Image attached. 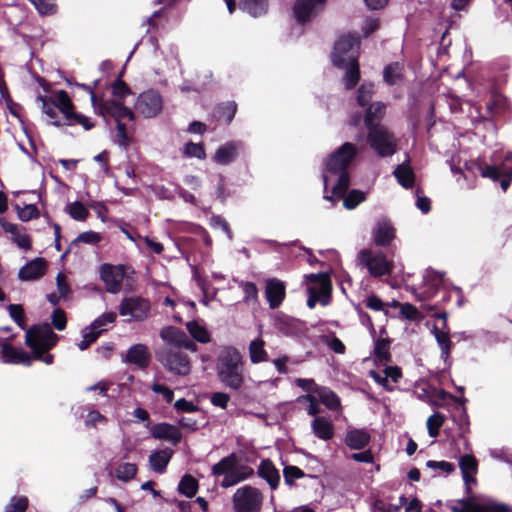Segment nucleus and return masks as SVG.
Wrapping results in <instances>:
<instances>
[{
	"instance_id": "obj_8",
	"label": "nucleus",
	"mask_w": 512,
	"mask_h": 512,
	"mask_svg": "<svg viewBox=\"0 0 512 512\" xmlns=\"http://www.w3.org/2000/svg\"><path fill=\"white\" fill-rule=\"evenodd\" d=\"M161 364L170 372L185 376L190 373L191 363L188 355L177 347L164 348L157 353Z\"/></svg>"
},
{
	"instance_id": "obj_55",
	"label": "nucleus",
	"mask_w": 512,
	"mask_h": 512,
	"mask_svg": "<svg viewBox=\"0 0 512 512\" xmlns=\"http://www.w3.org/2000/svg\"><path fill=\"white\" fill-rule=\"evenodd\" d=\"M284 481L288 486H293L296 479L306 476L303 470L294 465H287L283 469Z\"/></svg>"
},
{
	"instance_id": "obj_32",
	"label": "nucleus",
	"mask_w": 512,
	"mask_h": 512,
	"mask_svg": "<svg viewBox=\"0 0 512 512\" xmlns=\"http://www.w3.org/2000/svg\"><path fill=\"white\" fill-rule=\"evenodd\" d=\"M248 353L252 364L266 362L269 359L268 352L265 350V341L261 337L249 343Z\"/></svg>"
},
{
	"instance_id": "obj_44",
	"label": "nucleus",
	"mask_w": 512,
	"mask_h": 512,
	"mask_svg": "<svg viewBox=\"0 0 512 512\" xmlns=\"http://www.w3.org/2000/svg\"><path fill=\"white\" fill-rule=\"evenodd\" d=\"M474 165L482 177L489 178L494 182L499 181L504 172L498 166L488 165L482 161H477L474 163Z\"/></svg>"
},
{
	"instance_id": "obj_19",
	"label": "nucleus",
	"mask_w": 512,
	"mask_h": 512,
	"mask_svg": "<svg viewBox=\"0 0 512 512\" xmlns=\"http://www.w3.org/2000/svg\"><path fill=\"white\" fill-rule=\"evenodd\" d=\"M150 433L154 439L170 441L174 446L182 440V433L179 428L166 422L154 424Z\"/></svg>"
},
{
	"instance_id": "obj_50",
	"label": "nucleus",
	"mask_w": 512,
	"mask_h": 512,
	"mask_svg": "<svg viewBox=\"0 0 512 512\" xmlns=\"http://www.w3.org/2000/svg\"><path fill=\"white\" fill-rule=\"evenodd\" d=\"M41 15H54L57 12L55 0H28Z\"/></svg>"
},
{
	"instance_id": "obj_25",
	"label": "nucleus",
	"mask_w": 512,
	"mask_h": 512,
	"mask_svg": "<svg viewBox=\"0 0 512 512\" xmlns=\"http://www.w3.org/2000/svg\"><path fill=\"white\" fill-rule=\"evenodd\" d=\"M371 441L370 434L364 429H352L347 431L344 443L350 449L361 450L364 449Z\"/></svg>"
},
{
	"instance_id": "obj_59",
	"label": "nucleus",
	"mask_w": 512,
	"mask_h": 512,
	"mask_svg": "<svg viewBox=\"0 0 512 512\" xmlns=\"http://www.w3.org/2000/svg\"><path fill=\"white\" fill-rule=\"evenodd\" d=\"M18 209V217L21 221L27 222L31 219H36L39 217L40 212L35 204H28L23 208L17 206Z\"/></svg>"
},
{
	"instance_id": "obj_28",
	"label": "nucleus",
	"mask_w": 512,
	"mask_h": 512,
	"mask_svg": "<svg viewBox=\"0 0 512 512\" xmlns=\"http://www.w3.org/2000/svg\"><path fill=\"white\" fill-rule=\"evenodd\" d=\"M314 435L321 440H331L334 436V425L324 417L316 416L311 423Z\"/></svg>"
},
{
	"instance_id": "obj_26",
	"label": "nucleus",
	"mask_w": 512,
	"mask_h": 512,
	"mask_svg": "<svg viewBox=\"0 0 512 512\" xmlns=\"http://www.w3.org/2000/svg\"><path fill=\"white\" fill-rule=\"evenodd\" d=\"M238 149L239 144L237 142H227L216 150L214 161L221 165H228L237 159Z\"/></svg>"
},
{
	"instance_id": "obj_36",
	"label": "nucleus",
	"mask_w": 512,
	"mask_h": 512,
	"mask_svg": "<svg viewBox=\"0 0 512 512\" xmlns=\"http://www.w3.org/2000/svg\"><path fill=\"white\" fill-rule=\"evenodd\" d=\"M432 333L440 346L442 358H447L450 355L452 342L449 336V328L443 329V327L434 326Z\"/></svg>"
},
{
	"instance_id": "obj_12",
	"label": "nucleus",
	"mask_w": 512,
	"mask_h": 512,
	"mask_svg": "<svg viewBox=\"0 0 512 512\" xmlns=\"http://www.w3.org/2000/svg\"><path fill=\"white\" fill-rule=\"evenodd\" d=\"M104 119L108 117L113 118L115 122H121L123 119L133 121L135 119L134 112L126 107L122 101L113 99H101L97 104V109H94Z\"/></svg>"
},
{
	"instance_id": "obj_46",
	"label": "nucleus",
	"mask_w": 512,
	"mask_h": 512,
	"mask_svg": "<svg viewBox=\"0 0 512 512\" xmlns=\"http://www.w3.org/2000/svg\"><path fill=\"white\" fill-rule=\"evenodd\" d=\"M459 467L463 478H468V474H476L478 470V462L471 454H465L460 457Z\"/></svg>"
},
{
	"instance_id": "obj_53",
	"label": "nucleus",
	"mask_w": 512,
	"mask_h": 512,
	"mask_svg": "<svg viewBox=\"0 0 512 512\" xmlns=\"http://www.w3.org/2000/svg\"><path fill=\"white\" fill-rule=\"evenodd\" d=\"M475 512H512V509L504 503L485 501L475 507Z\"/></svg>"
},
{
	"instance_id": "obj_54",
	"label": "nucleus",
	"mask_w": 512,
	"mask_h": 512,
	"mask_svg": "<svg viewBox=\"0 0 512 512\" xmlns=\"http://www.w3.org/2000/svg\"><path fill=\"white\" fill-rule=\"evenodd\" d=\"M29 500L26 496H13L5 507V512H26Z\"/></svg>"
},
{
	"instance_id": "obj_61",
	"label": "nucleus",
	"mask_w": 512,
	"mask_h": 512,
	"mask_svg": "<svg viewBox=\"0 0 512 512\" xmlns=\"http://www.w3.org/2000/svg\"><path fill=\"white\" fill-rule=\"evenodd\" d=\"M116 318L117 315L115 312H105L91 323L90 328L95 331H100L102 330L101 327L110 323H114L116 321Z\"/></svg>"
},
{
	"instance_id": "obj_9",
	"label": "nucleus",
	"mask_w": 512,
	"mask_h": 512,
	"mask_svg": "<svg viewBox=\"0 0 512 512\" xmlns=\"http://www.w3.org/2000/svg\"><path fill=\"white\" fill-rule=\"evenodd\" d=\"M360 46V38L351 33L342 35L335 42L332 52V62L338 68H344L349 62V57H357L356 51Z\"/></svg>"
},
{
	"instance_id": "obj_42",
	"label": "nucleus",
	"mask_w": 512,
	"mask_h": 512,
	"mask_svg": "<svg viewBox=\"0 0 512 512\" xmlns=\"http://www.w3.org/2000/svg\"><path fill=\"white\" fill-rule=\"evenodd\" d=\"M337 183L332 188V194L338 199L345 197L350 186V173L348 171H339Z\"/></svg>"
},
{
	"instance_id": "obj_41",
	"label": "nucleus",
	"mask_w": 512,
	"mask_h": 512,
	"mask_svg": "<svg viewBox=\"0 0 512 512\" xmlns=\"http://www.w3.org/2000/svg\"><path fill=\"white\" fill-rule=\"evenodd\" d=\"M198 488L199 484L197 479L190 474H185L178 484L179 493L188 498L195 496Z\"/></svg>"
},
{
	"instance_id": "obj_64",
	"label": "nucleus",
	"mask_w": 512,
	"mask_h": 512,
	"mask_svg": "<svg viewBox=\"0 0 512 512\" xmlns=\"http://www.w3.org/2000/svg\"><path fill=\"white\" fill-rule=\"evenodd\" d=\"M242 290L244 293V301L251 302L257 301L258 299V288L254 282L247 281L242 284Z\"/></svg>"
},
{
	"instance_id": "obj_11",
	"label": "nucleus",
	"mask_w": 512,
	"mask_h": 512,
	"mask_svg": "<svg viewBox=\"0 0 512 512\" xmlns=\"http://www.w3.org/2000/svg\"><path fill=\"white\" fill-rule=\"evenodd\" d=\"M99 273L100 279L104 282L108 293L117 294L121 291L123 280L126 276L125 265L104 263L100 266Z\"/></svg>"
},
{
	"instance_id": "obj_14",
	"label": "nucleus",
	"mask_w": 512,
	"mask_h": 512,
	"mask_svg": "<svg viewBox=\"0 0 512 512\" xmlns=\"http://www.w3.org/2000/svg\"><path fill=\"white\" fill-rule=\"evenodd\" d=\"M307 281L313 285L308 286V293L316 295L319 303L326 306L330 303L332 294V281L328 273H312L306 276Z\"/></svg>"
},
{
	"instance_id": "obj_27",
	"label": "nucleus",
	"mask_w": 512,
	"mask_h": 512,
	"mask_svg": "<svg viewBox=\"0 0 512 512\" xmlns=\"http://www.w3.org/2000/svg\"><path fill=\"white\" fill-rule=\"evenodd\" d=\"M237 112V103L235 101H227L219 103L213 109V117L216 121L230 124Z\"/></svg>"
},
{
	"instance_id": "obj_33",
	"label": "nucleus",
	"mask_w": 512,
	"mask_h": 512,
	"mask_svg": "<svg viewBox=\"0 0 512 512\" xmlns=\"http://www.w3.org/2000/svg\"><path fill=\"white\" fill-rule=\"evenodd\" d=\"M239 7L252 17H260L268 11V0H240Z\"/></svg>"
},
{
	"instance_id": "obj_52",
	"label": "nucleus",
	"mask_w": 512,
	"mask_h": 512,
	"mask_svg": "<svg viewBox=\"0 0 512 512\" xmlns=\"http://www.w3.org/2000/svg\"><path fill=\"white\" fill-rule=\"evenodd\" d=\"M8 312L13 321L21 328L26 329V316L24 312V308L20 304H9Z\"/></svg>"
},
{
	"instance_id": "obj_3",
	"label": "nucleus",
	"mask_w": 512,
	"mask_h": 512,
	"mask_svg": "<svg viewBox=\"0 0 512 512\" xmlns=\"http://www.w3.org/2000/svg\"><path fill=\"white\" fill-rule=\"evenodd\" d=\"M394 255L389 251L373 250L371 248L361 249L357 254L360 265L367 268L370 276L380 278L390 275L394 268Z\"/></svg>"
},
{
	"instance_id": "obj_58",
	"label": "nucleus",
	"mask_w": 512,
	"mask_h": 512,
	"mask_svg": "<svg viewBox=\"0 0 512 512\" xmlns=\"http://www.w3.org/2000/svg\"><path fill=\"white\" fill-rule=\"evenodd\" d=\"M69 215L77 221H84L89 215V211L83 203L75 201L69 205Z\"/></svg>"
},
{
	"instance_id": "obj_35",
	"label": "nucleus",
	"mask_w": 512,
	"mask_h": 512,
	"mask_svg": "<svg viewBox=\"0 0 512 512\" xmlns=\"http://www.w3.org/2000/svg\"><path fill=\"white\" fill-rule=\"evenodd\" d=\"M314 392L318 395L321 403L329 410L336 411L341 407L340 398L334 391L326 387H320L314 389Z\"/></svg>"
},
{
	"instance_id": "obj_6",
	"label": "nucleus",
	"mask_w": 512,
	"mask_h": 512,
	"mask_svg": "<svg viewBox=\"0 0 512 512\" xmlns=\"http://www.w3.org/2000/svg\"><path fill=\"white\" fill-rule=\"evenodd\" d=\"M357 155V146L351 142H345L328 155L325 161V169L333 175H336L339 171H348Z\"/></svg>"
},
{
	"instance_id": "obj_37",
	"label": "nucleus",
	"mask_w": 512,
	"mask_h": 512,
	"mask_svg": "<svg viewBox=\"0 0 512 512\" xmlns=\"http://www.w3.org/2000/svg\"><path fill=\"white\" fill-rule=\"evenodd\" d=\"M390 344L391 340L389 338H379L375 341L373 353L381 364L385 365L391 362Z\"/></svg>"
},
{
	"instance_id": "obj_18",
	"label": "nucleus",
	"mask_w": 512,
	"mask_h": 512,
	"mask_svg": "<svg viewBox=\"0 0 512 512\" xmlns=\"http://www.w3.org/2000/svg\"><path fill=\"white\" fill-rule=\"evenodd\" d=\"M47 271V261L38 257L27 262L18 272L21 281H35L42 278Z\"/></svg>"
},
{
	"instance_id": "obj_22",
	"label": "nucleus",
	"mask_w": 512,
	"mask_h": 512,
	"mask_svg": "<svg viewBox=\"0 0 512 512\" xmlns=\"http://www.w3.org/2000/svg\"><path fill=\"white\" fill-rule=\"evenodd\" d=\"M257 475L264 479L271 490H276L280 483V473L270 459H263L257 469Z\"/></svg>"
},
{
	"instance_id": "obj_60",
	"label": "nucleus",
	"mask_w": 512,
	"mask_h": 512,
	"mask_svg": "<svg viewBox=\"0 0 512 512\" xmlns=\"http://www.w3.org/2000/svg\"><path fill=\"white\" fill-rule=\"evenodd\" d=\"M184 153L188 157H195L198 159H205L206 153L202 143L188 142L185 145Z\"/></svg>"
},
{
	"instance_id": "obj_23",
	"label": "nucleus",
	"mask_w": 512,
	"mask_h": 512,
	"mask_svg": "<svg viewBox=\"0 0 512 512\" xmlns=\"http://www.w3.org/2000/svg\"><path fill=\"white\" fill-rule=\"evenodd\" d=\"M237 464L238 456L233 452L214 464L211 469V474L215 477L224 476L222 481H226L229 477H232L231 475L235 474Z\"/></svg>"
},
{
	"instance_id": "obj_20",
	"label": "nucleus",
	"mask_w": 512,
	"mask_h": 512,
	"mask_svg": "<svg viewBox=\"0 0 512 512\" xmlns=\"http://www.w3.org/2000/svg\"><path fill=\"white\" fill-rule=\"evenodd\" d=\"M325 0H296L293 6V16L297 23L303 25L316 15V7Z\"/></svg>"
},
{
	"instance_id": "obj_24",
	"label": "nucleus",
	"mask_w": 512,
	"mask_h": 512,
	"mask_svg": "<svg viewBox=\"0 0 512 512\" xmlns=\"http://www.w3.org/2000/svg\"><path fill=\"white\" fill-rule=\"evenodd\" d=\"M386 113V105L383 102L377 101L371 103L367 109L364 116V125L367 130L372 129V127L383 126L381 124L382 119L384 118Z\"/></svg>"
},
{
	"instance_id": "obj_21",
	"label": "nucleus",
	"mask_w": 512,
	"mask_h": 512,
	"mask_svg": "<svg viewBox=\"0 0 512 512\" xmlns=\"http://www.w3.org/2000/svg\"><path fill=\"white\" fill-rule=\"evenodd\" d=\"M151 360V355L148 350V347L144 344H134L132 345L125 357V362L129 364H135L141 369H146Z\"/></svg>"
},
{
	"instance_id": "obj_45",
	"label": "nucleus",
	"mask_w": 512,
	"mask_h": 512,
	"mask_svg": "<svg viewBox=\"0 0 512 512\" xmlns=\"http://www.w3.org/2000/svg\"><path fill=\"white\" fill-rule=\"evenodd\" d=\"M374 94V85L371 82H363L358 90L356 101L361 107H368L371 103Z\"/></svg>"
},
{
	"instance_id": "obj_30",
	"label": "nucleus",
	"mask_w": 512,
	"mask_h": 512,
	"mask_svg": "<svg viewBox=\"0 0 512 512\" xmlns=\"http://www.w3.org/2000/svg\"><path fill=\"white\" fill-rule=\"evenodd\" d=\"M393 175L398 183L405 189H410L415 183V173L409 165V160L399 164L393 171Z\"/></svg>"
},
{
	"instance_id": "obj_62",
	"label": "nucleus",
	"mask_w": 512,
	"mask_h": 512,
	"mask_svg": "<svg viewBox=\"0 0 512 512\" xmlns=\"http://www.w3.org/2000/svg\"><path fill=\"white\" fill-rule=\"evenodd\" d=\"M104 330L95 331L91 329L89 332L84 331L82 340L78 343L80 350H86L92 343H94Z\"/></svg>"
},
{
	"instance_id": "obj_51",
	"label": "nucleus",
	"mask_w": 512,
	"mask_h": 512,
	"mask_svg": "<svg viewBox=\"0 0 512 512\" xmlns=\"http://www.w3.org/2000/svg\"><path fill=\"white\" fill-rule=\"evenodd\" d=\"M184 332L180 329L173 327V326H167L163 328L160 332L161 338L170 343L173 344V347H177L178 343L180 342L181 338L183 337Z\"/></svg>"
},
{
	"instance_id": "obj_43",
	"label": "nucleus",
	"mask_w": 512,
	"mask_h": 512,
	"mask_svg": "<svg viewBox=\"0 0 512 512\" xmlns=\"http://www.w3.org/2000/svg\"><path fill=\"white\" fill-rule=\"evenodd\" d=\"M124 69L119 73L117 79L112 83V95L116 98L115 100L124 101V99L132 94L130 87L126 82L122 80Z\"/></svg>"
},
{
	"instance_id": "obj_34",
	"label": "nucleus",
	"mask_w": 512,
	"mask_h": 512,
	"mask_svg": "<svg viewBox=\"0 0 512 512\" xmlns=\"http://www.w3.org/2000/svg\"><path fill=\"white\" fill-rule=\"evenodd\" d=\"M254 469L248 465L245 464H237L235 468V474L232 475V477H229L226 481H221V487L222 488H229L234 485H237L238 483L245 481L249 478H251L254 475Z\"/></svg>"
},
{
	"instance_id": "obj_7",
	"label": "nucleus",
	"mask_w": 512,
	"mask_h": 512,
	"mask_svg": "<svg viewBox=\"0 0 512 512\" xmlns=\"http://www.w3.org/2000/svg\"><path fill=\"white\" fill-rule=\"evenodd\" d=\"M232 503L235 512H260L263 494L258 488L245 485L236 490Z\"/></svg>"
},
{
	"instance_id": "obj_57",
	"label": "nucleus",
	"mask_w": 512,
	"mask_h": 512,
	"mask_svg": "<svg viewBox=\"0 0 512 512\" xmlns=\"http://www.w3.org/2000/svg\"><path fill=\"white\" fill-rule=\"evenodd\" d=\"M37 100L42 103V112L44 114L51 118L52 121L59 120L58 113L56 111L57 107L55 104L51 103L52 97L39 94Z\"/></svg>"
},
{
	"instance_id": "obj_47",
	"label": "nucleus",
	"mask_w": 512,
	"mask_h": 512,
	"mask_svg": "<svg viewBox=\"0 0 512 512\" xmlns=\"http://www.w3.org/2000/svg\"><path fill=\"white\" fill-rule=\"evenodd\" d=\"M445 419V416L439 412H435L428 417L426 426L430 437L436 438L439 435L440 428L443 426Z\"/></svg>"
},
{
	"instance_id": "obj_49",
	"label": "nucleus",
	"mask_w": 512,
	"mask_h": 512,
	"mask_svg": "<svg viewBox=\"0 0 512 512\" xmlns=\"http://www.w3.org/2000/svg\"><path fill=\"white\" fill-rule=\"evenodd\" d=\"M137 470L138 468L136 464L125 462L119 464V466L116 468L115 473L116 477L119 480L123 482H128L135 477Z\"/></svg>"
},
{
	"instance_id": "obj_10",
	"label": "nucleus",
	"mask_w": 512,
	"mask_h": 512,
	"mask_svg": "<svg viewBox=\"0 0 512 512\" xmlns=\"http://www.w3.org/2000/svg\"><path fill=\"white\" fill-rule=\"evenodd\" d=\"M151 304L141 296L124 297L118 307L121 316H130V321L142 322L149 317Z\"/></svg>"
},
{
	"instance_id": "obj_13",
	"label": "nucleus",
	"mask_w": 512,
	"mask_h": 512,
	"mask_svg": "<svg viewBox=\"0 0 512 512\" xmlns=\"http://www.w3.org/2000/svg\"><path fill=\"white\" fill-rule=\"evenodd\" d=\"M373 244L376 247L384 248L394 255V248L392 246L396 238V229L389 219L383 218L375 224L371 232Z\"/></svg>"
},
{
	"instance_id": "obj_16",
	"label": "nucleus",
	"mask_w": 512,
	"mask_h": 512,
	"mask_svg": "<svg viewBox=\"0 0 512 512\" xmlns=\"http://www.w3.org/2000/svg\"><path fill=\"white\" fill-rule=\"evenodd\" d=\"M1 361L6 364L30 366L32 357L23 349L14 347L9 341H4L1 344Z\"/></svg>"
},
{
	"instance_id": "obj_48",
	"label": "nucleus",
	"mask_w": 512,
	"mask_h": 512,
	"mask_svg": "<svg viewBox=\"0 0 512 512\" xmlns=\"http://www.w3.org/2000/svg\"><path fill=\"white\" fill-rule=\"evenodd\" d=\"M343 205L348 210L355 209L360 203L366 200V194L358 189H352L343 197Z\"/></svg>"
},
{
	"instance_id": "obj_15",
	"label": "nucleus",
	"mask_w": 512,
	"mask_h": 512,
	"mask_svg": "<svg viewBox=\"0 0 512 512\" xmlns=\"http://www.w3.org/2000/svg\"><path fill=\"white\" fill-rule=\"evenodd\" d=\"M163 107L162 97L155 90H148L141 93L136 101L135 108L146 118L159 114Z\"/></svg>"
},
{
	"instance_id": "obj_29",
	"label": "nucleus",
	"mask_w": 512,
	"mask_h": 512,
	"mask_svg": "<svg viewBox=\"0 0 512 512\" xmlns=\"http://www.w3.org/2000/svg\"><path fill=\"white\" fill-rule=\"evenodd\" d=\"M346 72L343 77L344 86L347 90H352L360 81V67L357 57H349V62L344 67Z\"/></svg>"
},
{
	"instance_id": "obj_1",
	"label": "nucleus",
	"mask_w": 512,
	"mask_h": 512,
	"mask_svg": "<svg viewBox=\"0 0 512 512\" xmlns=\"http://www.w3.org/2000/svg\"><path fill=\"white\" fill-rule=\"evenodd\" d=\"M245 361L241 352L232 345L223 346L216 359V374L227 388L239 391L245 383Z\"/></svg>"
},
{
	"instance_id": "obj_31",
	"label": "nucleus",
	"mask_w": 512,
	"mask_h": 512,
	"mask_svg": "<svg viewBox=\"0 0 512 512\" xmlns=\"http://www.w3.org/2000/svg\"><path fill=\"white\" fill-rule=\"evenodd\" d=\"M173 456V450L165 448L157 450L149 456V463L151 468L157 473L165 472L171 458Z\"/></svg>"
},
{
	"instance_id": "obj_56",
	"label": "nucleus",
	"mask_w": 512,
	"mask_h": 512,
	"mask_svg": "<svg viewBox=\"0 0 512 512\" xmlns=\"http://www.w3.org/2000/svg\"><path fill=\"white\" fill-rule=\"evenodd\" d=\"M100 80L97 79L93 82V85H87V84H84V83H78L76 81H72V80H69L67 79V83L69 85H75L79 88H82L83 90H85L89 95H90V100H91V104L93 106L94 109H97V104L98 102L102 99V98H98L96 96V93L94 91V89L98 86Z\"/></svg>"
},
{
	"instance_id": "obj_2",
	"label": "nucleus",
	"mask_w": 512,
	"mask_h": 512,
	"mask_svg": "<svg viewBox=\"0 0 512 512\" xmlns=\"http://www.w3.org/2000/svg\"><path fill=\"white\" fill-rule=\"evenodd\" d=\"M51 103L55 104L57 109L63 114L65 118L64 122L60 120L52 121L51 124L53 126L62 127L64 125H80L87 131L94 128V123L88 117L75 111V105L65 90L56 91L54 97H52Z\"/></svg>"
},
{
	"instance_id": "obj_40",
	"label": "nucleus",
	"mask_w": 512,
	"mask_h": 512,
	"mask_svg": "<svg viewBox=\"0 0 512 512\" xmlns=\"http://www.w3.org/2000/svg\"><path fill=\"white\" fill-rule=\"evenodd\" d=\"M403 66L399 62H392L385 66L383 79L385 83L392 86L403 78Z\"/></svg>"
},
{
	"instance_id": "obj_5",
	"label": "nucleus",
	"mask_w": 512,
	"mask_h": 512,
	"mask_svg": "<svg viewBox=\"0 0 512 512\" xmlns=\"http://www.w3.org/2000/svg\"><path fill=\"white\" fill-rule=\"evenodd\" d=\"M59 340V336L48 325H32L25 335V344L34 352L50 351L53 349Z\"/></svg>"
},
{
	"instance_id": "obj_63",
	"label": "nucleus",
	"mask_w": 512,
	"mask_h": 512,
	"mask_svg": "<svg viewBox=\"0 0 512 512\" xmlns=\"http://www.w3.org/2000/svg\"><path fill=\"white\" fill-rule=\"evenodd\" d=\"M52 325L58 330L62 331L66 328L67 318L66 313L63 309L57 308L53 311L52 314Z\"/></svg>"
},
{
	"instance_id": "obj_4",
	"label": "nucleus",
	"mask_w": 512,
	"mask_h": 512,
	"mask_svg": "<svg viewBox=\"0 0 512 512\" xmlns=\"http://www.w3.org/2000/svg\"><path fill=\"white\" fill-rule=\"evenodd\" d=\"M367 143L382 158L393 156L398 148L396 136L385 125L367 130Z\"/></svg>"
},
{
	"instance_id": "obj_38",
	"label": "nucleus",
	"mask_w": 512,
	"mask_h": 512,
	"mask_svg": "<svg viewBox=\"0 0 512 512\" xmlns=\"http://www.w3.org/2000/svg\"><path fill=\"white\" fill-rule=\"evenodd\" d=\"M186 329L188 330L191 337L200 343L206 344L211 341L209 331L195 320L188 321L186 323Z\"/></svg>"
},
{
	"instance_id": "obj_39",
	"label": "nucleus",
	"mask_w": 512,
	"mask_h": 512,
	"mask_svg": "<svg viewBox=\"0 0 512 512\" xmlns=\"http://www.w3.org/2000/svg\"><path fill=\"white\" fill-rule=\"evenodd\" d=\"M427 395L426 403L432 407H444L443 402L452 397V394L444 389L432 387L430 390H424Z\"/></svg>"
},
{
	"instance_id": "obj_17",
	"label": "nucleus",
	"mask_w": 512,
	"mask_h": 512,
	"mask_svg": "<svg viewBox=\"0 0 512 512\" xmlns=\"http://www.w3.org/2000/svg\"><path fill=\"white\" fill-rule=\"evenodd\" d=\"M286 296V285L277 278H269L265 285V297L271 309L278 308Z\"/></svg>"
}]
</instances>
